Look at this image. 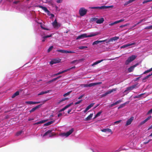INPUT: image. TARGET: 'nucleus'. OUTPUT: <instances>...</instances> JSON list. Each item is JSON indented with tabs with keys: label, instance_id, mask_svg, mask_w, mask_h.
Instances as JSON below:
<instances>
[{
	"label": "nucleus",
	"instance_id": "nucleus-1",
	"mask_svg": "<svg viewBox=\"0 0 152 152\" xmlns=\"http://www.w3.org/2000/svg\"><path fill=\"white\" fill-rule=\"evenodd\" d=\"M136 57L137 56L135 55H132L129 57L125 61V64L126 65H128L129 63L135 59Z\"/></svg>",
	"mask_w": 152,
	"mask_h": 152
},
{
	"label": "nucleus",
	"instance_id": "nucleus-2",
	"mask_svg": "<svg viewBox=\"0 0 152 152\" xmlns=\"http://www.w3.org/2000/svg\"><path fill=\"white\" fill-rule=\"evenodd\" d=\"M113 5L109 6H102L101 7H91L92 9H105L113 7Z\"/></svg>",
	"mask_w": 152,
	"mask_h": 152
},
{
	"label": "nucleus",
	"instance_id": "nucleus-3",
	"mask_svg": "<svg viewBox=\"0 0 152 152\" xmlns=\"http://www.w3.org/2000/svg\"><path fill=\"white\" fill-rule=\"evenodd\" d=\"M87 11V10L83 7H82L79 10V13L80 16H83L86 14Z\"/></svg>",
	"mask_w": 152,
	"mask_h": 152
},
{
	"label": "nucleus",
	"instance_id": "nucleus-4",
	"mask_svg": "<svg viewBox=\"0 0 152 152\" xmlns=\"http://www.w3.org/2000/svg\"><path fill=\"white\" fill-rule=\"evenodd\" d=\"M137 87V85L135 84L132 85L131 86L127 87L126 89L124 91V93H127V92L129 91L130 90H132L134 88H136Z\"/></svg>",
	"mask_w": 152,
	"mask_h": 152
},
{
	"label": "nucleus",
	"instance_id": "nucleus-5",
	"mask_svg": "<svg viewBox=\"0 0 152 152\" xmlns=\"http://www.w3.org/2000/svg\"><path fill=\"white\" fill-rule=\"evenodd\" d=\"M116 88H113L111 90H109L108 91H107V92L105 93L104 94H103L101 95L102 97H104L107 95L110 94L112 92L115 91H116Z\"/></svg>",
	"mask_w": 152,
	"mask_h": 152
},
{
	"label": "nucleus",
	"instance_id": "nucleus-6",
	"mask_svg": "<svg viewBox=\"0 0 152 152\" xmlns=\"http://www.w3.org/2000/svg\"><path fill=\"white\" fill-rule=\"evenodd\" d=\"M116 88H113L111 90H109L108 91H107V92L105 93L104 94H103L101 95L102 97H104L107 95L110 94L112 92L115 91H116Z\"/></svg>",
	"mask_w": 152,
	"mask_h": 152
},
{
	"label": "nucleus",
	"instance_id": "nucleus-7",
	"mask_svg": "<svg viewBox=\"0 0 152 152\" xmlns=\"http://www.w3.org/2000/svg\"><path fill=\"white\" fill-rule=\"evenodd\" d=\"M74 131L73 129L72 128L71 130L67 132L66 133H62L61 135L63 136L67 137L71 134Z\"/></svg>",
	"mask_w": 152,
	"mask_h": 152
},
{
	"label": "nucleus",
	"instance_id": "nucleus-8",
	"mask_svg": "<svg viewBox=\"0 0 152 152\" xmlns=\"http://www.w3.org/2000/svg\"><path fill=\"white\" fill-rule=\"evenodd\" d=\"M61 61V60L59 58L53 59L50 62V64L51 65H53L54 64L59 63Z\"/></svg>",
	"mask_w": 152,
	"mask_h": 152
},
{
	"label": "nucleus",
	"instance_id": "nucleus-9",
	"mask_svg": "<svg viewBox=\"0 0 152 152\" xmlns=\"http://www.w3.org/2000/svg\"><path fill=\"white\" fill-rule=\"evenodd\" d=\"M134 117H131L130 118H129L127 121L126 123L125 124V126H128L134 120Z\"/></svg>",
	"mask_w": 152,
	"mask_h": 152
},
{
	"label": "nucleus",
	"instance_id": "nucleus-10",
	"mask_svg": "<svg viewBox=\"0 0 152 152\" xmlns=\"http://www.w3.org/2000/svg\"><path fill=\"white\" fill-rule=\"evenodd\" d=\"M88 37L87 35L86 34L84 33L78 36L76 38V39L77 40L80 39H83Z\"/></svg>",
	"mask_w": 152,
	"mask_h": 152
},
{
	"label": "nucleus",
	"instance_id": "nucleus-11",
	"mask_svg": "<svg viewBox=\"0 0 152 152\" xmlns=\"http://www.w3.org/2000/svg\"><path fill=\"white\" fill-rule=\"evenodd\" d=\"M119 37H115L111 38L109 39L106 42V43H107L111 42H112L113 41H115L119 39Z\"/></svg>",
	"mask_w": 152,
	"mask_h": 152
},
{
	"label": "nucleus",
	"instance_id": "nucleus-12",
	"mask_svg": "<svg viewBox=\"0 0 152 152\" xmlns=\"http://www.w3.org/2000/svg\"><path fill=\"white\" fill-rule=\"evenodd\" d=\"M138 65V64L137 63L131 66L128 69V71L129 72H132L134 69V68Z\"/></svg>",
	"mask_w": 152,
	"mask_h": 152
},
{
	"label": "nucleus",
	"instance_id": "nucleus-13",
	"mask_svg": "<svg viewBox=\"0 0 152 152\" xmlns=\"http://www.w3.org/2000/svg\"><path fill=\"white\" fill-rule=\"evenodd\" d=\"M41 106H42V104H39V105H38L36 106V107L32 108L31 109V110L29 111V112L30 113H32V112L36 110L37 109H38L39 108L41 107Z\"/></svg>",
	"mask_w": 152,
	"mask_h": 152
},
{
	"label": "nucleus",
	"instance_id": "nucleus-14",
	"mask_svg": "<svg viewBox=\"0 0 152 152\" xmlns=\"http://www.w3.org/2000/svg\"><path fill=\"white\" fill-rule=\"evenodd\" d=\"M94 104V103H91L86 107V109L83 111V112L84 113L86 112L88 110L90 109L93 106Z\"/></svg>",
	"mask_w": 152,
	"mask_h": 152
},
{
	"label": "nucleus",
	"instance_id": "nucleus-15",
	"mask_svg": "<svg viewBox=\"0 0 152 152\" xmlns=\"http://www.w3.org/2000/svg\"><path fill=\"white\" fill-rule=\"evenodd\" d=\"M102 83L101 82L97 83H92L88 84V87H91L92 86H95L97 85L100 84Z\"/></svg>",
	"mask_w": 152,
	"mask_h": 152
},
{
	"label": "nucleus",
	"instance_id": "nucleus-16",
	"mask_svg": "<svg viewBox=\"0 0 152 152\" xmlns=\"http://www.w3.org/2000/svg\"><path fill=\"white\" fill-rule=\"evenodd\" d=\"M73 104V103L72 102L67 105L65 107H64V108H63L62 109H61L60 110L59 112H61L64 111L65 109H66L67 108H68L70 107Z\"/></svg>",
	"mask_w": 152,
	"mask_h": 152
},
{
	"label": "nucleus",
	"instance_id": "nucleus-17",
	"mask_svg": "<svg viewBox=\"0 0 152 152\" xmlns=\"http://www.w3.org/2000/svg\"><path fill=\"white\" fill-rule=\"evenodd\" d=\"M53 25L54 28H56L60 26V25H59V24L57 23L56 20V19L52 23Z\"/></svg>",
	"mask_w": 152,
	"mask_h": 152
},
{
	"label": "nucleus",
	"instance_id": "nucleus-18",
	"mask_svg": "<svg viewBox=\"0 0 152 152\" xmlns=\"http://www.w3.org/2000/svg\"><path fill=\"white\" fill-rule=\"evenodd\" d=\"M37 7H38L39 8H41L46 12H49V11L48 10L47 8L45 7H43V6L41 5H38L37 6Z\"/></svg>",
	"mask_w": 152,
	"mask_h": 152
},
{
	"label": "nucleus",
	"instance_id": "nucleus-19",
	"mask_svg": "<svg viewBox=\"0 0 152 152\" xmlns=\"http://www.w3.org/2000/svg\"><path fill=\"white\" fill-rule=\"evenodd\" d=\"M121 102H122L121 100H119L116 101V102H115V103H114L111 104L109 106V107H112L115 105H116L120 103Z\"/></svg>",
	"mask_w": 152,
	"mask_h": 152
},
{
	"label": "nucleus",
	"instance_id": "nucleus-20",
	"mask_svg": "<svg viewBox=\"0 0 152 152\" xmlns=\"http://www.w3.org/2000/svg\"><path fill=\"white\" fill-rule=\"evenodd\" d=\"M151 117V116L150 115L148 116L147 118L144 121H142L140 124V125H142V124H145L146 122L148 120H149Z\"/></svg>",
	"mask_w": 152,
	"mask_h": 152
},
{
	"label": "nucleus",
	"instance_id": "nucleus-21",
	"mask_svg": "<svg viewBox=\"0 0 152 152\" xmlns=\"http://www.w3.org/2000/svg\"><path fill=\"white\" fill-rule=\"evenodd\" d=\"M146 20V19L145 18H144L143 19H141L140 20V21L138 22L137 24H135L132 27L130 28L131 29H132L133 28L136 26L137 25L139 24L140 23H141L143 21H145Z\"/></svg>",
	"mask_w": 152,
	"mask_h": 152
},
{
	"label": "nucleus",
	"instance_id": "nucleus-22",
	"mask_svg": "<svg viewBox=\"0 0 152 152\" xmlns=\"http://www.w3.org/2000/svg\"><path fill=\"white\" fill-rule=\"evenodd\" d=\"M104 21V19L103 18H101L99 19H97V20L96 21V23L98 24H101L103 23Z\"/></svg>",
	"mask_w": 152,
	"mask_h": 152
},
{
	"label": "nucleus",
	"instance_id": "nucleus-23",
	"mask_svg": "<svg viewBox=\"0 0 152 152\" xmlns=\"http://www.w3.org/2000/svg\"><path fill=\"white\" fill-rule=\"evenodd\" d=\"M99 34L100 33L98 32H96L95 33H92L89 35H87L88 37H94L97 35Z\"/></svg>",
	"mask_w": 152,
	"mask_h": 152
},
{
	"label": "nucleus",
	"instance_id": "nucleus-24",
	"mask_svg": "<svg viewBox=\"0 0 152 152\" xmlns=\"http://www.w3.org/2000/svg\"><path fill=\"white\" fill-rule=\"evenodd\" d=\"M48 120V119H46L45 120H42L41 121H39L37 122L36 123H35L34 124V125H37L41 124L44 123L46 122H47Z\"/></svg>",
	"mask_w": 152,
	"mask_h": 152
},
{
	"label": "nucleus",
	"instance_id": "nucleus-25",
	"mask_svg": "<svg viewBox=\"0 0 152 152\" xmlns=\"http://www.w3.org/2000/svg\"><path fill=\"white\" fill-rule=\"evenodd\" d=\"M93 115V114H90L88 116H87L86 118H85V120L86 121H88L91 119V118L92 117Z\"/></svg>",
	"mask_w": 152,
	"mask_h": 152
},
{
	"label": "nucleus",
	"instance_id": "nucleus-26",
	"mask_svg": "<svg viewBox=\"0 0 152 152\" xmlns=\"http://www.w3.org/2000/svg\"><path fill=\"white\" fill-rule=\"evenodd\" d=\"M55 120H53L51 121H50L48 122L45 124H44V126H49L52 124H53L54 122H55Z\"/></svg>",
	"mask_w": 152,
	"mask_h": 152
},
{
	"label": "nucleus",
	"instance_id": "nucleus-27",
	"mask_svg": "<svg viewBox=\"0 0 152 152\" xmlns=\"http://www.w3.org/2000/svg\"><path fill=\"white\" fill-rule=\"evenodd\" d=\"M82 60H83V59H81L80 60H74L73 61H72L71 62V63L77 64L79 63L80 61H82Z\"/></svg>",
	"mask_w": 152,
	"mask_h": 152
},
{
	"label": "nucleus",
	"instance_id": "nucleus-28",
	"mask_svg": "<svg viewBox=\"0 0 152 152\" xmlns=\"http://www.w3.org/2000/svg\"><path fill=\"white\" fill-rule=\"evenodd\" d=\"M102 131L103 132H112L111 130L109 129H103L102 130Z\"/></svg>",
	"mask_w": 152,
	"mask_h": 152
},
{
	"label": "nucleus",
	"instance_id": "nucleus-29",
	"mask_svg": "<svg viewBox=\"0 0 152 152\" xmlns=\"http://www.w3.org/2000/svg\"><path fill=\"white\" fill-rule=\"evenodd\" d=\"M103 61V59L98 61L94 62V63H93L92 64L91 66H94L96 65V64H98L99 63H100L102 61Z\"/></svg>",
	"mask_w": 152,
	"mask_h": 152
},
{
	"label": "nucleus",
	"instance_id": "nucleus-30",
	"mask_svg": "<svg viewBox=\"0 0 152 152\" xmlns=\"http://www.w3.org/2000/svg\"><path fill=\"white\" fill-rule=\"evenodd\" d=\"M19 94V92L18 91H16L15 93L12 96V98H14L16 96H18Z\"/></svg>",
	"mask_w": 152,
	"mask_h": 152
},
{
	"label": "nucleus",
	"instance_id": "nucleus-31",
	"mask_svg": "<svg viewBox=\"0 0 152 152\" xmlns=\"http://www.w3.org/2000/svg\"><path fill=\"white\" fill-rule=\"evenodd\" d=\"M135 0H129L128 1L126 2H125V3L124 4V5H128V4L130 3H132L133 2V1H134Z\"/></svg>",
	"mask_w": 152,
	"mask_h": 152
},
{
	"label": "nucleus",
	"instance_id": "nucleus-32",
	"mask_svg": "<svg viewBox=\"0 0 152 152\" xmlns=\"http://www.w3.org/2000/svg\"><path fill=\"white\" fill-rule=\"evenodd\" d=\"M49 92V91L48 90L45 91H42L39 94H38V95H43L44 94H47Z\"/></svg>",
	"mask_w": 152,
	"mask_h": 152
},
{
	"label": "nucleus",
	"instance_id": "nucleus-33",
	"mask_svg": "<svg viewBox=\"0 0 152 152\" xmlns=\"http://www.w3.org/2000/svg\"><path fill=\"white\" fill-rule=\"evenodd\" d=\"M145 94V93H142L138 95L137 96H136L134 97V98L136 99L137 98H139L141 97L144 94Z\"/></svg>",
	"mask_w": 152,
	"mask_h": 152
},
{
	"label": "nucleus",
	"instance_id": "nucleus-34",
	"mask_svg": "<svg viewBox=\"0 0 152 152\" xmlns=\"http://www.w3.org/2000/svg\"><path fill=\"white\" fill-rule=\"evenodd\" d=\"M152 75V73L151 74H149L145 77L142 79V81H144L146 79L148 78L150 76Z\"/></svg>",
	"mask_w": 152,
	"mask_h": 152
},
{
	"label": "nucleus",
	"instance_id": "nucleus-35",
	"mask_svg": "<svg viewBox=\"0 0 152 152\" xmlns=\"http://www.w3.org/2000/svg\"><path fill=\"white\" fill-rule=\"evenodd\" d=\"M52 132L51 130H49L48 131H47V132H45L44 134L43 135V136H46L48 134H50Z\"/></svg>",
	"mask_w": 152,
	"mask_h": 152
},
{
	"label": "nucleus",
	"instance_id": "nucleus-36",
	"mask_svg": "<svg viewBox=\"0 0 152 152\" xmlns=\"http://www.w3.org/2000/svg\"><path fill=\"white\" fill-rule=\"evenodd\" d=\"M57 51V52L63 53H66V50H58Z\"/></svg>",
	"mask_w": 152,
	"mask_h": 152
},
{
	"label": "nucleus",
	"instance_id": "nucleus-37",
	"mask_svg": "<svg viewBox=\"0 0 152 152\" xmlns=\"http://www.w3.org/2000/svg\"><path fill=\"white\" fill-rule=\"evenodd\" d=\"M87 48L88 47L86 46H80L78 47L79 49L80 50H83Z\"/></svg>",
	"mask_w": 152,
	"mask_h": 152
},
{
	"label": "nucleus",
	"instance_id": "nucleus-38",
	"mask_svg": "<svg viewBox=\"0 0 152 152\" xmlns=\"http://www.w3.org/2000/svg\"><path fill=\"white\" fill-rule=\"evenodd\" d=\"M69 69H66V70H64L61 72H58V74L59 75H60V74H62L66 72L67 71H69Z\"/></svg>",
	"mask_w": 152,
	"mask_h": 152
},
{
	"label": "nucleus",
	"instance_id": "nucleus-39",
	"mask_svg": "<svg viewBox=\"0 0 152 152\" xmlns=\"http://www.w3.org/2000/svg\"><path fill=\"white\" fill-rule=\"evenodd\" d=\"M25 103L26 104H34V102L33 101H26L25 102Z\"/></svg>",
	"mask_w": 152,
	"mask_h": 152
},
{
	"label": "nucleus",
	"instance_id": "nucleus-40",
	"mask_svg": "<svg viewBox=\"0 0 152 152\" xmlns=\"http://www.w3.org/2000/svg\"><path fill=\"white\" fill-rule=\"evenodd\" d=\"M144 29H152V25L147 26L146 27H145Z\"/></svg>",
	"mask_w": 152,
	"mask_h": 152
},
{
	"label": "nucleus",
	"instance_id": "nucleus-41",
	"mask_svg": "<svg viewBox=\"0 0 152 152\" xmlns=\"http://www.w3.org/2000/svg\"><path fill=\"white\" fill-rule=\"evenodd\" d=\"M72 91H69L64 94L63 96L64 97L69 95Z\"/></svg>",
	"mask_w": 152,
	"mask_h": 152
},
{
	"label": "nucleus",
	"instance_id": "nucleus-42",
	"mask_svg": "<svg viewBox=\"0 0 152 152\" xmlns=\"http://www.w3.org/2000/svg\"><path fill=\"white\" fill-rule=\"evenodd\" d=\"M136 44V43L135 42H133V43H131V44H126L127 47L129 46L132 45H134Z\"/></svg>",
	"mask_w": 152,
	"mask_h": 152
},
{
	"label": "nucleus",
	"instance_id": "nucleus-43",
	"mask_svg": "<svg viewBox=\"0 0 152 152\" xmlns=\"http://www.w3.org/2000/svg\"><path fill=\"white\" fill-rule=\"evenodd\" d=\"M99 43V40H96L94 41L92 43L93 45H97Z\"/></svg>",
	"mask_w": 152,
	"mask_h": 152
},
{
	"label": "nucleus",
	"instance_id": "nucleus-44",
	"mask_svg": "<svg viewBox=\"0 0 152 152\" xmlns=\"http://www.w3.org/2000/svg\"><path fill=\"white\" fill-rule=\"evenodd\" d=\"M52 36V35L51 34H50L49 35H47L45 36L44 37H43V38L44 39H46L48 38L51 37Z\"/></svg>",
	"mask_w": 152,
	"mask_h": 152
},
{
	"label": "nucleus",
	"instance_id": "nucleus-45",
	"mask_svg": "<svg viewBox=\"0 0 152 152\" xmlns=\"http://www.w3.org/2000/svg\"><path fill=\"white\" fill-rule=\"evenodd\" d=\"M53 46H52L50 47L48 50V52H49L53 48Z\"/></svg>",
	"mask_w": 152,
	"mask_h": 152
},
{
	"label": "nucleus",
	"instance_id": "nucleus-46",
	"mask_svg": "<svg viewBox=\"0 0 152 152\" xmlns=\"http://www.w3.org/2000/svg\"><path fill=\"white\" fill-rule=\"evenodd\" d=\"M68 99V98H65L62 99H61L60 101L59 102V103H61V102L64 101H65V100H67Z\"/></svg>",
	"mask_w": 152,
	"mask_h": 152
},
{
	"label": "nucleus",
	"instance_id": "nucleus-47",
	"mask_svg": "<svg viewBox=\"0 0 152 152\" xmlns=\"http://www.w3.org/2000/svg\"><path fill=\"white\" fill-rule=\"evenodd\" d=\"M107 41H108L107 39H106L105 40H99V43H101L102 42H107Z\"/></svg>",
	"mask_w": 152,
	"mask_h": 152
},
{
	"label": "nucleus",
	"instance_id": "nucleus-48",
	"mask_svg": "<svg viewBox=\"0 0 152 152\" xmlns=\"http://www.w3.org/2000/svg\"><path fill=\"white\" fill-rule=\"evenodd\" d=\"M82 101V100H81L78 102H76L75 103V105H77V104H78L79 103H80Z\"/></svg>",
	"mask_w": 152,
	"mask_h": 152
},
{
	"label": "nucleus",
	"instance_id": "nucleus-49",
	"mask_svg": "<svg viewBox=\"0 0 152 152\" xmlns=\"http://www.w3.org/2000/svg\"><path fill=\"white\" fill-rule=\"evenodd\" d=\"M75 53V52H74V51L66 50V53Z\"/></svg>",
	"mask_w": 152,
	"mask_h": 152
},
{
	"label": "nucleus",
	"instance_id": "nucleus-50",
	"mask_svg": "<svg viewBox=\"0 0 152 152\" xmlns=\"http://www.w3.org/2000/svg\"><path fill=\"white\" fill-rule=\"evenodd\" d=\"M41 27L43 29H44L45 30H49L47 28H45L44 27H43L42 26V25H41Z\"/></svg>",
	"mask_w": 152,
	"mask_h": 152
},
{
	"label": "nucleus",
	"instance_id": "nucleus-51",
	"mask_svg": "<svg viewBox=\"0 0 152 152\" xmlns=\"http://www.w3.org/2000/svg\"><path fill=\"white\" fill-rule=\"evenodd\" d=\"M102 113V112L101 111L99 112L96 114V116L98 117L99 116H100Z\"/></svg>",
	"mask_w": 152,
	"mask_h": 152
},
{
	"label": "nucleus",
	"instance_id": "nucleus-52",
	"mask_svg": "<svg viewBox=\"0 0 152 152\" xmlns=\"http://www.w3.org/2000/svg\"><path fill=\"white\" fill-rule=\"evenodd\" d=\"M121 121V120L118 121L114 122V123L116 124H118Z\"/></svg>",
	"mask_w": 152,
	"mask_h": 152
},
{
	"label": "nucleus",
	"instance_id": "nucleus-53",
	"mask_svg": "<svg viewBox=\"0 0 152 152\" xmlns=\"http://www.w3.org/2000/svg\"><path fill=\"white\" fill-rule=\"evenodd\" d=\"M22 131H20L18 132L17 134H16V135L17 136H19V135H20L22 133Z\"/></svg>",
	"mask_w": 152,
	"mask_h": 152
},
{
	"label": "nucleus",
	"instance_id": "nucleus-54",
	"mask_svg": "<svg viewBox=\"0 0 152 152\" xmlns=\"http://www.w3.org/2000/svg\"><path fill=\"white\" fill-rule=\"evenodd\" d=\"M98 18H94L91 19L92 21H96L97 20Z\"/></svg>",
	"mask_w": 152,
	"mask_h": 152
},
{
	"label": "nucleus",
	"instance_id": "nucleus-55",
	"mask_svg": "<svg viewBox=\"0 0 152 152\" xmlns=\"http://www.w3.org/2000/svg\"><path fill=\"white\" fill-rule=\"evenodd\" d=\"M56 79H55V78H54L53 79H52V80H50L48 82V83H52V82H53V81H56Z\"/></svg>",
	"mask_w": 152,
	"mask_h": 152
},
{
	"label": "nucleus",
	"instance_id": "nucleus-56",
	"mask_svg": "<svg viewBox=\"0 0 152 152\" xmlns=\"http://www.w3.org/2000/svg\"><path fill=\"white\" fill-rule=\"evenodd\" d=\"M117 24L116 21L114 22H113V23H112L109 24V25L110 26H113V25H114V24Z\"/></svg>",
	"mask_w": 152,
	"mask_h": 152
},
{
	"label": "nucleus",
	"instance_id": "nucleus-57",
	"mask_svg": "<svg viewBox=\"0 0 152 152\" xmlns=\"http://www.w3.org/2000/svg\"><path fill=\"white\" fill-rule=\"evenodd\" d=\"M124 19H121L120 20H118V21H116V22L117 23H119L121 22H122V21H124Z\"/></svg>",
	"mask_w": 152,
	"mask_h": 152
},
{
	"label": "nucleus",
	"instance_id": "nucleus-58",
	"mask_svg": "<svg viewBox=\"0 0 152 152\" xmlns=\"http://www.w3.org/2000/svg\"><path fill=\"white\" fill-rule=\"evenodd\" d=\"M152 113V109L150 110L147 113V114L148 115Z\"/></svg>",
	"mask_w": 152,
	"mask_h": 152
},
{
	"label": "nucleus",
	"instance_id": "nucleus-59",
	"mask_svg": "<svg viewBox=\"0 0 152 152\" xmlns=\"http://www.w3.org/2000/svg\"><path fill=\"white\" fill-rule=\"evenodd\" d=\"M151 139H150L148 141H146V142H143V143L144 144H148V143L151 141Z\"/></svg>",
	"mask_w": 152,
	"mask_h": 152
},
{
	"label": "nucleus",
	"instance_id": "nucleus-60",
	"mask_svg": "<svg viewBox=\"0 0 152 152\" xmlns=\"http://www.w3.org/2000/svg\"><path fill=\"white\" fill-rule=\"evenodd\" d=\"M84 96V94H83L82 95H81L78 98V99H81Z\"/></svg>",
	"mask_w": 152,
	"mask_h": 152
},
{
	"label": "nucleus",
	"instance_id": "nucleus-61",
	"mask_svg": "<svg viewBox=\"0 0 152 152\" xmlns=\"http://www.w3.org/2000/svg\"><path fill=\"white\" fill-rule=\"evenodd\" d=\"M126 47H127L126 45H126H123V46H121V48H126Z\"/></svg>",
	"mask_w": 152,
	"mask_h": 152
},
{
	"label": "nucleus",
	"instance_id": "nucleus-62",
	"mask_svg": "<svg viewBox=\"0 0 152 152\" xmlns=\"http://www.w3.org/2000/svg\"><path fill=\"white\" fill-rule=\"evenodd\" d=\"M83 87H88V84H83Z\"/></svg>",
	"mask_w": 152,
	"mask_h": 152
},
{
	"label": "nucleus",
	"instance_id": "nucleus-63",
	"mask_svg": "<svg viewBox=\"0 0 152 152\" xmlns=\"http://www.w3.org/2000/svg\"><path fill=\"white\" fill-rule=\"evenodd\" d=\"M62 1V0H58L56 1L57 3H61Z\"/></svg>",
	"mask_w": 152,
	"mask_h": 152
},
{
	"label": "nucleus",
	"instance_id": "nucleus-64",
	"mask_svg": "<svg viewBox=\"0 0 152 152\" xmlns=\"http://www.w3.org/2000/svg\"><path fill=\"white\" fill-rule=\"evenodd\" d=\"M125 105V103H124V104H121L120 105V107H121V108H122L123 107H124V106Z\"/></svg>",
	"mask_w": 152,
	"mask_h": 152
}]
</instances>
